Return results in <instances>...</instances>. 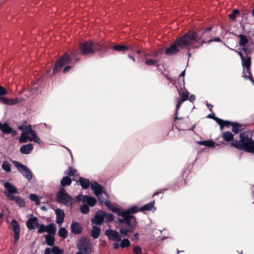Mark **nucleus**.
Returning a JSON list of instances; mask_svg holds the SVG:
<instances>
[{
    "label": "nucleus",
    "mask_w": 254,
    "mask_h": 254,
    "mask_svg": "<svg viewBox=\"0 0 254 254\" xmlns=\"http://www.w3.org/2000/svg\"><path fill=\"white\" fill-rule=\"evenodd\" d=\"M240 141H233L231 145L238 149L254 153V141L252 138V134L248 131L243 132L240 134Z\"/></svg>",
    "instance_id": "3"
},
{
    "label": "nucleus",
    "mask_w": 254,
    "mask_h": 254,
    "mask_svg": "<svg viewBox=\"0 0 254 254\" xmlns=\"http://www.w3.org/2000/svg\"><path fill=\"white\" fill-rule=\"evenodd\" d=\"M178 91L179 93V95L180 97H181V99H177V105H176V117H175V120H178L179 118L177 117L179 109L180 107L181 104L184 102V101L187 100L189 99V92L186 90L184 89V91H182L181 90H179V89Z\"/></svg>",
    "instance_id": "7"
},
{
    "label": "nucleus",
    "mask_w": 254,
    "mask_h": 254,
    "mask_svg": "<svg viewBox=\"0 0 254 254\" xmlns=\"http://www.w3.org/2000/svg\"><path fill=\"white\" fill-rule=\"evenodd\" d=\"M154 203H155L154 201H152L148 204L144 205L143 206H142L140 208V211H145V210H146V211L151 210L152 209V208L154 207Z\"/></svg>",
    "instance_id": "32"
},
{
    "label": "nucleus",
    "mask_w": 254,
    "mask_h": 254,
    "mask_svg": "<svg viewBox=\"0 0 254 254\" xmlns=\"http://www.w3.org/2000/svg\"><path fill=\"white\" fill-rule=\"evenodd\" d=\"M57 200L58 202L67 206L71 205L72 204L71 196L66 192L64 188H61L58 192Z\"/></svg>",
    "instance_id": "5"
},
{
    "label": "nucleus",
    "mask_w": 254,
    "mask_h": 254,
    "mask_svg": "<svg viewBox=\"0 0 254 254\" xmlns=\"http://www.w3.org/2000/svg\"><path fill=\"white\" fill-rule=\"evenodd\" d=\"M239 12L238 9L233 10V13L229 14V17L232 19H235L236 15Z\"/></svg>",
    "instance_id": "49"
},
{
    "label": "nucleus",
    "mask_w": 254,
    "mask_h": 254,
    "mask_svg": "<svg viewBox=\"0 0 254 254\" xmlns=\"http://www.w3.org/2000/svg\"><path fill=\"white\" fill-rule=\"evenodd\" d=\"M121 241L120 247L122 249L129 247L130 245V241L127 239H124L122 241Z\"/></svg>",
    "instance_id": "39"
},
{
    "label": "nucleus",
    "mask_w": 254,
    "mask_h": 254,
    "mask_svg": "<svg viewBox=\"0 0 254 254\" xmlns=\"http://www.w3.org/2000/svg\"><path fill=\"white\" fill-rule=\"evenodd\" d=\"M52 252L54 254H64V251L62 249H60L57 246H54L52 248Z\"/></svg>",
    "instance_id": "43"
},
{
    "label": "nucleus",
    "mask_w": 254,
    "mask_h": 254,
    "mask_svg": "<svg viewBox=\"0 0 254 254\" xmlns=\"http://www.w3.org/2000/svg\"><path fill=\"white\" fill-rule=\"evenodd\" d=\"M130 45L128 46H123V45H116L114 46V49L118 52H125L127 51Z\"/></svg>",
    "instance_id": "34"
},
{
    "label": "nucleus",
    "mask_w": 254,
    "mask_h": 254,
    "mask_svg": "<svg viewBox=\"0 0 254 254\" xmlns=\"http://www.w3.org/2000/svg\"><path fill=\"white\" fill-rule=\"evenodd\" d=\"M24 99L23 98H16L14 99H4V101L5 102V104L7 105H13L19 103H21L24 101Z\"/></svg>",
    "instance_id": "25"
},
{
    "label": "nucleus",
    "mask_w": 254,
    "mask_h": 254,
    "mask_svg": "<svg viewBox=\"0 0 254 254\" xmlns=\"http://www.w3.org/2000/svg\"><path fill=\"white\" fill-rule=\"evenodd\" d=\"M105 234L110 240L116 242H120L122 237L126 236L123 235L121 233L120 234L118 232L113 230H107Z\"/></svg>",
    "instance_id": "11"
},
{
    "label": "nucleus",
    "mask_w": 254,
    "mask_h": 254,
    "mask_svg": "<svg viewBox=\"0 0 254 254\" xmlns=\"http://www.w3.org/2000/svg\"><path fill=\"white\" fill-rule=\"evenodd\" d=\"M19 129L23 130L19 137V141L20 143H25L27 142V136L29 135V133L33 131L31 125L19 127Z\"/></svg>",
    "instance_id": "10"
},
{
    "label": "nucleus",
    "mask_w": 254,
    "mask_h": 254,
    "mask_svg": "<svg viewBox=\"0 0 254 254\" xmlns=\"http://www.w3.org/2000/svg\"><path fill=\"white\" fill-rule=\"evenodd\" d=\"M78 182L81 186L82 188L84 189H87L90 185L89 180L81 177L78 180Z\"/></svg>",
    "instance_id": "28"
},
{
    "label": "nucleus",
    "mask_w": 254,
    "mask_h": 254,
    "mask_svg": "<svg viewBox=\"0 0 254 254\" xmlns=\"http://www.w3.org/2000/svg\"><path fill=\"white\" fill-rule=\"evenodd\" d=\"M157 62L155 60L148 59H146V60L145 61V64H147L148 65H153L157 63Z\"/></svg>",
    "instance_id": "52"
},
{
    "label": "nucleus",
    "mask_w": 254,
    "mask_h": 254,
    "mask_svg": "<svg viewBox=\"0 0 254 254\" xmlns=\"http://www.w3.org/2000/svg\"><path fill=\"white\" fill-rule=\"evenodd\" d=\"M70 60V58L68 55L67 54L64 55L59 60L58 62L56 64L54 68L53 73L56 74L57 72L60 71L64 65L69 63Z\"/></svg>",
    "instance_id": "8"
},
{
    "label": "nucleus",
    "mask_w": 254,
    "mask_h": 254,
    "mask_svg": "<svg viewBox=\"0 0 254 254\" xmlns=\"http://www.w3.org/2000/svg\"><path fill=\"white\" fill-rule=\"evenodd\" d=\"M83 196H82L81 194H78V195L76 196V200H77L78 201H82V199Z\"/></svg>",
    "instance_id": "61"
},
{
    "label": "nucleus",
    "mask_w": 254,
    "mask_h": 254,
    "mask_svg": "<svg viewBox=\"0 0 254 254\" xmlns=\"http://www.w3.org/2000/svg\"><path fill=\"white\" fill-rule=\"evenodd\" d=\"M56 231V228L54 224L51 223L47 226L44 224L39 225L38 226V233H43L47 232L49 234L54 235Z\"/></svg>",
    "instance_id": "9"
},
{
    "label": "nucleus",
    "mask_w": 254,
    "mask_h": 254,
    "mask_svg": "<svg viewBox=\"0 0 254 254\" xmlns=\"http://www.w3.org/2000/svg\"><path fill=\"white\" fill-rule=\"evenodd\" d=\"M7 94V90L3 86H0V102L5 104L4 99H7V98L2 97Z\"/></svg>",
    "instance_id": "30"
},
{
    "label": "nucleus",
    "mask_w": 254,
    "mask_h": 254,
    "mask_svg": "<svg viewBox=\"0 0 254 254\" xmlns=\"http://www.w3.org/2000/svg\"><path fill=\"white\" fill-rule=\"evenodd\" d=\"M58 235L62 238H65L67 236L66 230L64 227L60 228L58 232Z\"/></svg>",
    "instance_id": "41"
},
{
    "label": "nucleus",
    "mask_w": 254,
    "mask_h": 254,
    "mask_svg": "<svg viewBox=\"0 0 254 254\" xmlns=\"http://www.w3.org/2000/svg\"><path fill=\"white\" fill-rule=\"evenodd\" d=\"M140 211V208L139 209L136 206H133L129 207L127 210H125V211L127 212L128 215H130L129 213H134Z\"/></svg>",
    "instance_id": "40"
},
{
    "label": "nucleus",
    "mask_w": 254,
    "mask_h": 254,
    "mask_svg": "<svg viewBox=\"0 0 254 254\" xmlns=\"http://www.w3.org/2000/svg\"><path fill=\"white\" fill-rule=\"evenodd\" d=\"M3 186L7 190L4 194L8 198L9 196H14L13 194L18 192L17 189L9 182L4 183Z\"/></svg>",
    "instance_id": "12"
},
{
    "label": "nucleus",
    "mask_w": 254,
    "mask_h": 254,
    "mask_svg": "<svg viewBox=\"0 0 254 254\" xmlns=\"http://www.w3.org/2000/svg\"><path fill=\"white\" fill-rule=\"evenodd\" d=\"M11 164L7 161H4L3 162L1 168L6 172H10L11 171Z\"/></svg>",
    "instance_id": "37"
},
{
    "label": "nucleus",
    "mask_w": 254,
    "mask_h": 254,
    "mask_svg": "<svg viewBox=\"0 0 254 254\" xmlns=\"http://www.w3.org/2000/svg\"><path fill=\"white\" fill-rule=\"evenodd\" d=\"M214 120L220 125L221 129H222L225 122L216 117H214Z\"/></svg>",
    "instance_id": "47"
},
{
    "label": "nucleus",
    "mask_w": 254,
    "mask_h": 254,
    "mask_svg": "<svg viewBox=\"0 0 254 254\" xmlns=\"http://www.w3.org/2000/svg\"><path fill=\"white\" fill-rule=\"evenodd\" d=\"M54 253L52 252V249H51L49 248H46L44 254H53Z\"/></svg>",
    "instance_id": "54"
},
{
    "label": "nucleus",
    "mask_w": 254,
    "mask_h": 254,
    "mask_svg": "<svg viewBox=\"0 0 254 254\" xmlns=\"http://www.w3.org/2000/svg\"><path fill=\"white\" fill-rule=\"evenodd\" d=\"M33 149V146L32 144L29 143L26 145H23L20 149V151L22 154H28L31 152Z\"/></svg>",
    "instance_id": "22"
},
{
    "label": "nucleus",
    "mask_w": 254,
    "mask_h": 254,
    "mask_svg": "<svg viewBox=\"0 0 254 254\" xmlns=\"http://www.w3.org/2000/svg\"><path fill=\"white\" fill-rule=\"evenodd\" d=\"M56 214V222L57 224L61 225L64 221V213L61 209H57L55 211Z\"/></svg>",
    "instance_id": "18"
},
{
    "label": "nucleus",
    "mask_w": 254,
    "mask_h": 254,
    "mask_svg": "<svg viewBox=\"0 0 254 254\" xmlns=\"http://www.w3.org/2000/svg\"><path fill=\"white\" fill-rule=\"evenodd\" d=\"M99 200L101 201V203H103L106 204V205L108 206L110 209L112 207V205L110 201L107 200L106 199H102V198L99 199Z\"/></svg>",
    "instance_id": "48"
},
{
    "label": "nucleus",
    "mask_w": 254,
    "mask_h": 254,
    "mask_svg": "<svg viewBox=\"0 0 254 254\" xmlns=\"http://www.w3.org/2000/svg\"><path fill=\"white\" fill-rule=\"evenodd\" d=\"M11 227L14 232V243L15 244L20 237V228L17 222L15 220H12L11 223Z\"/></svg>",
    "instance_id": "14"
},
{
    "label": "nucleus",
    "mask_w": 254,
    "mask_h": 254,
    "mask_svg": "<svg viewBox=\"0 0 254 254\" xmlns=\"http://www.w3.org/2000/svg\"><path fill=\"white\" fill-rule=\"evenodd\" d=\"M212 41L220 42V39L219 38L217 37V38H214V39H210V40H208L207 42L208 43H210Z\"/></svg>",
    "instance_id": "59"
},
{
    "label": "nucleus",
    "mask_w": 254,
    "mask_h": 254,
    "mask_svg": "<svg viewBox=\"0 0 254 254\" xmlns=\"http://www.w3.org/2000/svg\"><path fill=\"white\" fill-rule=\"evenodd\" d=\"M0 130L4 134L11 133L13 135L16 134V131L15 130H13L12 128L6 123L1 124L0 122Z\"/></svg>",
    "instance_id": "16"
},
{
    "label": "nucleus",
    "mask_w": 254,
    "mask_h": 254,
    "mask_svg": "<svg viewBox=\"0 0 254 254\" xmlns=\"http://www.w3.org/2000/svg\"><path fill=\"white\" fill-rule=\"evenodd\" d=\"M240 37L239 40V45L240 46H245L248 43V39L247 37L243 34H240L239 35Z\"/></svg>",
    "instance_id": "33"
},
{
    "label": "nucleus",
    "mask_w": 254,
    "mask_h": 254,
    "mask_svg": "<svg viewBox=\"0 0 254 254\" xmlns=\"http://www.w3.org/2000/svg\"><path fill=\"white\" fill-rule=\"evenodd\" d=\"M38 220V218L36 217L29 218L26 222V225L28 229L33 230L36 227H38L39 224Z\"/></svg>",
    "instance_id": "17"
},
{
    "label": "nucleus",
    "mask_w": 254,
    "mask_h": 254,
    "mask_svg": "<svg viewBox=\"0 0 254 254\" xmlns=\"http://www.w3.org/2000/svg\"><path fill=\"white\" fill-rule=\"evenodd\" d=\"M45 238L46 242L48 245L50 246H52L54 245L55 243V239L53 236H51L50 234H49L45 236Z\"/></svg>",
    "instance_id": "36"
},
{
    "label": "nucleus",
    "mask_w": 254,
    "mask_h": 254,
    "mask_svg": "<svg viewBox=\"0 0 254 254\" xmlns=\"http://www.w3.org/2000/svg\"><path fill=\"white\" fill-rule=\"evenodd\" d=\"M243 48H242V49L243 50V51L246 53V54H250L252 52V49L251 48H249V47H246V45L245 46H242Z\"/></svg>",
    "instance_id": "53"
},
{
    "label": "nucleus",
    "mask_w": 254,
    "mask_h": 254,
    "mask_svg": "<svg viewBox=\"0 0 254 254\" xmlns=\"http://www.w3.org/2000/svg\"><path fill=\"white\" fill-rule=\"evenodd\" d=\"M185 74V70L183 71L181 74L180 75V78L181 80V82H182L183 88H185V79H184V76Z\"/></svg>",
    "instance_id": "50"
},
{
    "label": "nucleus",
    "mask_w": 254,
    "mask_h": 254,
    "mask_svg": "<svg viewBox=\"0 0 254 254\" xmlns=\"http://www.w3.org/2000/svg\"><path fill=\"white\" fill-rule=\"evenodd\" d=\"M197 42L195 33L192 31L187 33L181 38L177 40L174 44L167 48L165 54L169 56L177 54L179 51L177 46L182 48H187L189 51L190 46Z\"/></svg>",
    "instance_id": "2"
},
{
    "label": "nucleus",
    "mask_w": 254,
    "mask_h": 254,
    "mask_svg": "<svg viewBox=\"0 0 254 254\" xmlns=\"http://www.w3.org/2000/svg\"><path fill=\"white\" fill-rule=\"evenodd\" d=\"M105 211H100L96 214L94 217L92 219V224L100 225L102 223L105 219Z\"/></svg>",
    "instance_id": "15"
},
{
    "label": "nucleus",
    "mask_w": 254,
    "mask_h": 254,
    "mask_svg": "<svg viewBox=\"0 0 254 254\" xmlns=\"http://www.w3.org/2000/svg\"><path fill=\"white\" fill-rule=\"evenodd\" d=\"M71 231L72 233L78 234L81 232L82 228L80 224L77 222H73L70 226Z\"/></svg>",
    "instance_id": "24"
},
{
    "label": "nucleus",
    "mask_w": 254,
    "mask_h": 254,
    "mask_svg": "<svg viewBox=\"0 0 254 254\" xmlns=\"http://www.w3.org/2000/svg\"><path fill=\"white\" fill-rule=\"evenodd\" d=\"M82 201L84 204H87L88 206H93L96 203V200L93 197L90 196L89 195H84L82 199Z\"/></svg>",
    "instance_id": "19"
},
{
    "label": "nucleus",
    "mask_w": 254,
    "mask_h": 254,
    "mask_svg": "<svg viewBox=\"0 0 254 254\" xmlns=\"http://www.w3.org/2000/svg\"><path fill=\"white\" fill-rule=\"evenodd\" d=\"M71 68H72V67L71 66H65L63 70V72L66 73V72H68L69 70H70L71 69Z\"/></svg>",
    "instance_id": "56"
},
{
    "label": "nucleus",
    "mask_w": 254,
    "mask_h": 254,
    "mask_svg": "<svg viewBox=\"0 0 254 254\" xmlns=\"http://www.w3.org/2000/svg\"><path fill=\"white\" fill-rule=\"evenodd\" d=\"M244 77L246 79H249L251 81H254V80L252 78V74L251 72V67L243 68Z\"/></svg>",
    "instance_id": "26"
},
{
    "label": "nucleus",
    "mask_w": 254,
    "mask_h": 254,
    "mask_svg": "<svg viewBox=\"0 0 254 254\" xmlns=\"http://www.w3.org/2000/svg\"><path fill=\"white\" fill-rule=\"evenodd\" d=\"M189 99L191 102H193L195 99V97L194 95L192 94L189 97Z\"/></svg>",
    "instance_id": "60"
},
{
    "label": "nucleus",
    "mask_w": 254,
    "mask_h": 254,
    "mask_svg": "<svg viewBox=\"0 0 254 254\" xmlns=\"http://www.w3.org/2000/svg\"><path fill=\"white\" fill-rule=\"evenodd\" d=\"M133 251L135 254H140L141 253V249L140 247L135 246L133 248Z\"/></svg>",
    "instance_id": "51"
},
{
    "label": "nucleus",
    "mask_w": 254,
    "mask_h": 254,
    "mask_svg": "<svg viewBox=\"0 0 254 254\" xmlns=\"http://www.w3.org/2000/svg\"><path fill=\"white\" fill-rule=\"evenodd\" d=\"M80 50L83 55H88L93 54L95 50L102 52L100 45L96 47L91 42H84L80 44Z\"/></svg>",
    "instance_id": "4"
},
{
    "label": "nucleus",
    "mask_w": 254,
    "mask_h": 254,
    "mask_svg": "<svg viewBox=\"0 0 254 254\" xmlns=\"http://www.w3.org/2000/svg\"><path fill=\"white\" fill-rule=\"evenodd\" d=\"M61 183L62 186L64 187L67 185H70L71 183V180L67 176L64 177L61 180Z\"/></svg>",
    "instance_id": "38"
},
{
    "label": "nucleus",
    "mask_w": 254,
    "mask_h": 254,
    "mask_svg": "<svg viewBox=\"0 0 254 254\" xmlns=\"http://www.w3.org/2000/svg\"><path fill=\"white\" fill-rule=\"evenodd\" d=\"M118 242L114 243L113 244V248L115 249H118L119 248V247H120V244L118 243Z\"/></svg>",
    "instance_id": "58"
},
{
    "label": "nucleus",
    "mask_w": 254,
    "mask_h": 254,
    "mask_svg": "<svg viewBox=\"0 0 254 254\" xmlns=\"http://www.w3.org/2000/svg\"><path fill=\"white\" fill-rule=\"evenodd\" d=\"M28 140L34 141L39 144L40 143V139L37 135L36 131L34 130L29 133V135L27 136V141Z\"/></svg>",
    "instance_id": "21"
},
{
    "label": "nucleus",
    "mask_w": 254,
    "mask_h": 254,
    "mask_svg": "<svg viewBox=\"0 0 254 254\" xmlns=\"http://www.w3.org/2000/svg\"><path fill=\"white\" fill-rule=\"evenodd\" d=\"M139 238V234L138 233H135L133 236H132L130 239L131 240L134 241L135 240H138Z\"/></svg>",
    "instance_id": "57"
},
{
    "label": "nucleus",
    "mask_w": 254,
    "mask_h": 254,
    "mask_svg": "<svg viewBox=\"0 0 254 254\" xmlns=\"http://www.w3.org/2000/svg\"><path fill=\"white\" fill-rule=\"evenodd\" d=\"M211 27H208L205 30H204L202 33L201 36L202 37L205 34L209 32L211 30Z\"/></svg>",
    "instance_id": "55"
},
{
    "label": "nucleus",
    "mask_w": 254,
    "mask_h": 254,
    "mask_svg": "<svg viewBox=\"0 0 254 254\" xmlns=\"http://www.w3.org/2000/svg\"><path fill=\"white\" fill-rule=\"evenodd\" d=\"M13 164L17 168V170L28 180L30 181L32 179V174L26 166L17 161H13Z\"/></svg>",
    "instance_id": "6"
},
{
    "label": "nucleus",
    "mask_w": 254,
    "mask_h": 254,
    "mask_svg": "<svg viewBox=\"0 0 254 254\" xmlns=\"http://www.w3.org/2000/svg\"><path fill=\"white\" fill-rule=\"evenodd\" d=\"M230 125L232 127V130L233 132L236 134L239 133L241 127V126L240 124L236 123H231L228 121H226L224 124L225 126H228Z\"/></svg>",
    "instance_id": "23"
},
{
    "label": "nucleus",
    "mask_w": 254,
    "mask_h": 254,
    "mask_svg": "<svg viewBox=\"0 0 254 254\" xmlns=\"http://www.w3.org/2000/svg\"><path fill=\"white\" fill-rule=\"evenodd\" d=\"M105 219L107 222H112L114 220V216L112 214H107L105 212Z\"/></svg>",
    "instance_id": "46"
},
{
    "label": "nucleus",
    "mask_w": 254,
    "mask_h": 254,
    "mask_svg": "<svg viewBox=\"0 0 254 254\" xmlns=\"http://www.w3.org/2000/svg\"><path fill=\"white\" fill-rule=\"evenodd\" d=\"M110 209L121 217V218L118 219L119 222L122 224L120 233L123 235L129 237L128 233L133 232L136 225L135 217L131 215H128L127 212L125 211V210H120L113 206Z\"/></svg>",
    "instance_id": "1"
},
{
    "label": "nucleus",
    "mask_w": 254,
    "mask_h": 254,
    "mask_svg": "<svg viewBox=\"0 0 254 254\" xmlns=\"http://www.w3.org/2000/svg\"><path fill=\"white\" fill-rule=\"evenodd\" d=\"M100 232V228L98 226H94L91 231L92 237L94 239H97L98 238Z\"/></svg>",
    "instance_id": "29"
},
{
    "label": "nucleus",
    "mask_w": 254,
    "mask_h": 254,
    "mask_svg": "<svg viewBox=\"0 0 254 254\" xmlns=\"http://www.w3.org/2000/svg\"><path fill=\"white\" fill-rule=\"evenodd\" d=\"M243 68L251 67V59L250 57H246L242 60Z\"/></svg>",
    "instance_id": "31"
},
{
    "label": "nucleus",
    "mask_w": 254,
    "mask_h": 254,
    "mask_svg": "<svg viewBox=\"0 0 254 254\" xmlns=\"http://www.w3.org/2000/svg\"><path fill=\"white\" fill-rule=\"evenodd\" d=\"M91 187L94 194L97 196L98 199H101V195L103 194L107 195V193L103 191V188L101 186L96 182L92 183Z\"/></svg>",
    "instance_id": "13"
},
{
    "label": "nucleus",
    "mask_w": 254,
    "mask_h": 254,
    "mask_svg": "<svg viewBox=\"0 0 254 254\" xmlns=\"http://www.w3.org/2000/svg\"><path fill=\"white\" fill-rule=\"evenodd\" d=\"M8 199L11 201H15L20 207L24 206L25 205L24 199L19 196H9Z\"/></svg>",
    "instance_id": "20"
},
{
    "label": "nucleus",
    "mask_w": 254,
    "mask_h": 254,
    "mask_svg": "<svg viewBox=\"0 0 254 254\" xmlns=\"http://www.w3.org/2000/svg\"><path fill=\"white\" fill-rule=\"evenodd\" d=\"M30 198L34 201L36 205H38L40 204V200L38 196L35 194H31L30 195Z\"/></svg>",
    "instance_id": "42"
},
{
    "label": "nucleus",
    "mask_w": 254,
    "mask_h": 254,
    "mask_svg": "<svg viewBox=\"0 0 254 254\" xmlns=\"http://www.w3.org/2000/svg\"><path fill=\"white\" fill-rule=\"evenodd\" d=\"M76 171L75 170L73 169L71 167H69L68 170L64 172V174L68 176H73L75 174Z\"/></svg>",
    "instance_id": "45"
},
{
    "label": "nucleus",
    "mask_w": 254,
    "mask_h": 254,
    "mask_svg": "<svg viewBox=\"0 0 254 254\" xmlns=\"http://www.w3.org/2000/svg\"><path fill=\"white\" fill-rule=\"evenodd\" d=\"M80 211L83 214H87L89 211V208L88 205L84 203V204L80 207Z\"/></svg>",
    "instance_id": "44"
},
{
    "label": "nucleus",
    "mask_w": 254,
    "mask_h": 254,
    "mask_svg": "<svg viewBox=\"0 0 254 254\" xmlns=\"http://www.w3.org/2000/svg\"><path fill=\"white\" fill-rule=\"evenodd\" d=\"M222 137L225 141L230 142L233 140L234 135L230 131H226L223 132Z\"/></svg>",
    "instance_id": "27"
},
{
    "label": "nucleus",
    "mask_w": 254,
    "mask_h": 254,
    "mask_svg": "<svg viewBox=\"0 0 254 254\" xmlns=\"http://www.w3.org/2000/svg\"><path fill=\"white\" fill-rule=\"evenodd\" d=\"M197 143L200 145H204L210 147H212L214 146V142L212 140L200 141L197 142Z\"/></svg>",
    "instance_id": "35"
},
{
    "label": "nucleus",
    "mask_w": 254,
    "mask_h": 254,
    "mask_svg": "<svg viewBox=\"0 0 254 254\" xmlns=\"http://www.w3.org/2000/svg\"><path fill=\"white\" fill-rule=\"evenodd\" d=\"M128 57L129 58H130L133 61H134V62L135 61V59L133 56H132L131 55H128Z\"/></svg>",
    "instance_id": "64"
},
{
    "label": "nucleus",
    "mask_w": 254,
    "mask_h": 254,
    "mask_svg": "<svg viewBox=\"0 0 254 254\" xmlns=\"http://www.w3.org/2000/svg\"><path fill=\"white\" fill-rule=\"evenodd\" d=\"M207 117L209 118H212V119H214V118L215 117H214V114H209L208 116H207Z\"/></svg>",
    "instance_id": "63"
},
{
    "label": "nucleus",
    "mask_w": 254,
    "mask_h": 254,
    "mask_svg": "<svg viewBox=\"0 0 254 254\" xmlns=\"http://www.w3.org/2000/svg\"><path fill=\"white\" fill-rule=\"evenodd\" d=\"M235 51L239 54V55L240 56L241 58V60H242L243 59H244L245 57H244L242 53L241 52H238V51H237L236 50H235Z\"/></svg>",
    "instance_id": "62"
}]
</instances>
